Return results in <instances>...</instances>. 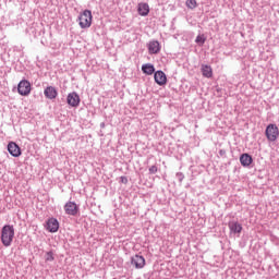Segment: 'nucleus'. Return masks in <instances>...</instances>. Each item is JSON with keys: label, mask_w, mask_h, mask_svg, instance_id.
<instances>
[{"label": "nucleus", "mask_w": 279, "mask_h": 279, "mask_svg": "<svg viewBox=\"0 0 279 279\" xmlns=\"http://www.w3.org/2000/svg\"><path fill=\"white\" fill-rule=\"evenodd\" d=\"M1 241L4 247H10L14 241V226L4 225L1 230Z\"/></svg>", "instance_id": "nucleus-1"}, {"label": "nucleus", "mask_w": 279, "mask_h": 279, "mask_svg": "<svg viewBox=\"0 0 279 279\" xmlns=\"http://www.w3.org/2000/svg\"><path fill=\"white\" fill-rule=\"evenodd\" d=\"M78 25L82 29H86L93 25V12L90 10H85L78 15Z\"/></svg>", "instance_id": "nucleus-2"}, {"label": "nucleus", "mask_w": 279, "mask_h": 279, "mask_svg": "<svg viewBox=\"0 0 279 279\" xmlns=\"http://www.w3.org/2000/svg\"><path fill=\"white\" fill-rule=\"evenodd\" d=\"M265 135L267 141H269L270 143H275V141H278V136H279L278 125L268 124L266 126Z\"/></svg>", "instance_id": "nucleus-3"}, {"label": "nucleus", "mask_w": 279, "mask_h": 279, "mask_svg": "<svg viewBox=\"0 0 279 279\" xmlns=\"http://www.w3.org/2000/svg\"><path fill=\"white\" fill-rule=\"evenodd\" d=\"M17 93L22 97H28V95L32 93V83L27 80H22L17 84Z\"/></svg>", "instance_id": "nucleus-4"}, {"label": "nucleus", "mask_w": 279, "mask_h": 279, "mask_svg": "<svg viewBox=\"0 0 279 279\" xmlns=\"http://www.w3.org/2000/svg\"><path fill=\"white\" fill-rule=\"evenodd\" d=\"M228 228L230 230V234H233V236H241V232H243V226L239 221H229Z\"/></svg>", "instance_id": "nucleus-5"}, {"label": "nucleus", "mask_w": 279, "mask_h": 279, "mask_svg": "<svg viewBox=\"0 0 279 279\" xmlns=\"http://www.w3.org/2000/svg\"><path fill=\"white\" fill-rule=\"evenodd\" d=\"M65 215H70L71 217H77V214L80 213V207L75 202L69 201L64 205Z\"/></svg>", "instance_id": "nucleus-6"}, {"label": "nucleus", "mask_w": 279, "mask_h": 279, "mask_svg": "<svg viewBox=\"0 0 279 279\" xmlns=\"http://www.w3.org/2000/svg\"><path fill=\"white\" fill-rule=\"evenodd\" d=\"M7 149L10 154V156H13V158H19L21 156L22 150H21V146H19V144H16V142H9Z\"/></svg>", "instance_id": "nucleus-7"}, {"label": "nucleus", "mask_w": 279, "mask_h": 279, "mask_svg": "<svg viewBox=\"0 0 279 279\" xmlns=\"http://www.w3.org/2000/svg\"><path fill=\"white\" fill-rule=\"evenodd\" d=\"M46 230L51 233L58 232V230H60V222L58 221V219L53 217L49 218L46 221Z\"/></svg>", "instance_id": "nucleus-8"}, {"label": "nucleus", "mask_w": 279, "mask_h": 279, "mask_svg": "<svg viewBox=\"0 0 279 279\" xmlns=\"http://www.w3.org/2000/svg\"><path fill=\"white\" fill-rule=\"evenodd\" d=\"M68 105L72 108H77L80 106V95L76 92H72L66 97Z\"/></svg>", "instance_id": "nucleus-9"}, {"label": "nucleus", "mask_w": 279, "mask_h": 279, "mask_svg": "<svg viewBox=\"0 0 279 279\" xmlns=\"http://www.w3.org/2000/svg\"><path fill=\"white\" fill-rule=\"evenodd\" d=\"M131 265L135 267V269H143L145 267V257L143 255H134L131 258Z\"/></svg>", "instance_id": "nucleus-10"}, {"label": "nucleus", "mask_w": 279, "mask_h": 279, "mask_svg": "<svg viewBox=\"0 0 279 279\" xmlns=\"http://www.w3.org/2000/svg\"><path fill=\"white\" fill-rule=\"evenodd\" d=\"M154 80L158 86H165V84H167V74H165L162 70H158L154 73Z\"/></svg>", "instance_id": "nucleus-11"}, {"label": "nucleus", "mask_w": 279, "mask_h": 279, "mask_svg": "<svg viewBox=\"0 0 279 279\" xmlns=\"http://www.w3.org/2000/svg\"><path fill=\"white\" fill-rule=\"evenodd\" d=\"M252 162H254L252 155L244 153L240 156V163L242 167L250 168L252 167Z\"/></svg>", "instance_id": "nucleus-12"}, {"label": "nucleus", "mask_w": 279, "mask_h": 279, "mask_svg": "<svg viewBox=\"0 0 279 279\" xmlns=\"http://www.w3.org/2000/svg\"><path fill=\"white\" fill-rule=\"evenodd\" d=\"M44 95H45L46 99L53 100L58 97V89H56L54 86H47L44 89Z\"/></svg>", "instance_id": "nucleus-13"}, {"label": "nucleus", "mask_w": 279, "mask_h": 279, "mask_svg": "<svg viewBox=\"0 0 279 279\" xmlns=\"http://www.w3.org/2000/svg\"><path fill=\"white\" fill-rule=\"evenodd\" d=\"M148 53H150V56L160 53V43L158 40H151L148 43Z\"/></svg>", "instance_id": "nucleus-14"}, {"label": "nucleus", "mask_w": 279, "mask_h": 279, "mask_svg": "<svg viewBox=\"0 0 279 279\" xmlns=\"http://www.w3.org/2000/svg\"><path fill=\"white\" fill-rule=\"evenodd\" d=\"M142 72L145 75H154L156 73V68L151 63H145L142 65Z\"/></svg>", "instance_id": "nucleus-15"}, {"label": "nucleus", "mask_w": 279, "mask_h": 279, "mask_svg": "<svg viewBox=\"0 0 279 279\" xmlns=\"http://www.w3.org/2000/svg\"><path fill=\"white\" fill-rule=\"evenodd\" d=\"M137 12L140 16H147L149 14V4L148 3H140L137 8Z\"/></svg>", "instance_id": "nucleus-16"}, {"label": "nucleus", "mask_w": 279, "mask_h": 279, "mask_svg": "<svg viewBox=\"0 0 279 279\" xmlns=\"http://www.w3.org/2000/svg\"><path fill=\"white\" fill-rule=\"evenodd\" d=\"M203 77L210 78L213 77V68L208 64L202 65Z\"/></svg>", "instance_id": "nucleus-17"}, {"label": "nucleus", "mask_w": 279, "mask_h": 279, "mask_svg": "<svg viewBox=\"0 0 279 279\" xmlns=\"http://www.w3.org/2000/svg\"><path fill=\"white\" fill-rule=\"evenodd\" d=\"M195 43L198 47H204L205 43H206V35L205 34H202V35H198L196 36L195 38Z\"/></svg>", "instance_id": "nucleus-18"}, {"label": "nucleus", "mask_w": 279, "mask_h": 279, "mask_svg": "<svg viewBox=\"0 0 279 279\" xmlns=\"http://www.w3.org/2000/svg\"><path fill=\"white\" fill-rule=\"evenodd\" d=\"M56 260V257L53 256V251H49L45 255V262L46 263H53Z\"/></svg>", "instance_id": "nucleus-19"}, {"label": "nucleus", "mask_w": 279, "mask_h": 279, "mask_svg": "<svg viewBox=\"0 0 279 279\" xmlns=\"http://www.w3.org/2000/svg\"><path fill=\"white\" fill-rule=\"evenodd\" d=\"M185 5L190 10H195L197 8V0H186Z\"/></svg>", "instance_id": "nucleus-20"}, {"label": "nucleus", "mask_w": 279, "mask_h": 279, "mask_svg": "<svg viewBox=\"0 0 279 279\" xmlns=\"http://www.w3.org/2000/svg\"><path fill=\"white\" fill-rule=\"evenodd\" d=\"M148 173L150 175H154L155 173H158V167L157 166H151L149 169H148Z\"/></svg>", "instance_id": "nucleus-21"}, {"label": "nucleus", "mask_w": 279, "mask_h": 279, "mask_svg": "<svg viewBox=\"0 0 279 279\" xmlns=\"http://www.w3.org/2000/svg\"><path fill=\"white\" fill-rule=\"evenodd\" d=\"M175 178L178 179L179 182H183V180H184V173H182V172H177Z\"/></svg>", "instance_id": "nucleus-22"}, {"label": "nucleus", "mask_w": 279, "mask_h": 279, "mask_svg": "<svg viewBox=\"0 0 279 279\" xmlns=\"http://www.w3.org/2000/svg\"><path fill=\"white\" fill-rule=\"evenodd\" d=\"M121 184H128V177H120Z\"/></svg>", "instance_id": "nucleus-23"}, {"label": "nucleus", "mask_w": 279, "mask_h": 279, "mask_svg": "<svg viewBox=\"0 0 279 279\" xmlns=\"http://www.w3.org/2000/svg\"><path fill=\"white\" fill-rule=\"evenodd\" d=\"M219 156H221L222 158H226V149H220L218 151Z\"/></svg>", "instance_id": "nucleus-24"}, {"label": "nucleus", "mask_w": 279, "mask_h": 279, "mask_svg": "<svg viewBox=\"0 0 279 279\" xmlns=\"http://www.w3.org/2000/svg\"><path fill=\"white\" fill-rule=\"evenodd\" d=\"M100 128L101 129L106 128V123L105 122L100 123Z\"/></svg>", "instance_id": "nucleus-25"}]
</instances>
